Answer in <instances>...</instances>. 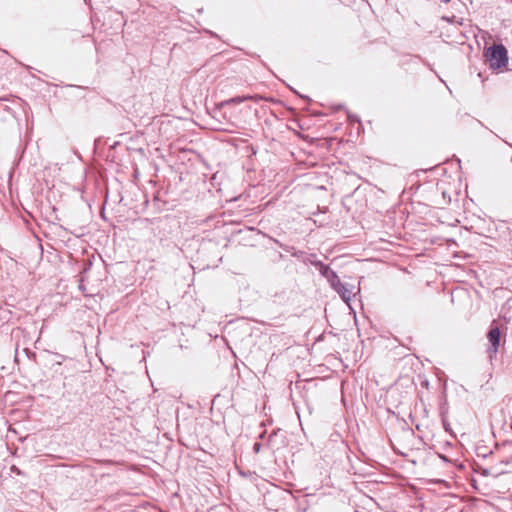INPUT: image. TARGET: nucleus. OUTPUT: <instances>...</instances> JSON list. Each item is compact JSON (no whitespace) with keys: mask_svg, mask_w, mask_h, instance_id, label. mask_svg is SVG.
I'll return each mask as SVG.
<instances>
[{"mask_svg":"<svg viewBox=\"0 0 512 512\" xmlns=\"http://www.w3.org/2000/svg\"><path fill=\"white\" fill-rule=\"evenodd\" d=\"M486 57L492 68H502L508 63L507 49L502 44H494L488 48Z\"/></svg>","mask_w":512,"mask_h":512,"instance_id":"obj_1","label":"nucleus"},{"mask_svg":"<svg viewBox=\"0 0 512 512\" xmlns=\"http://www.w3.org/2000/svg\"><path fill=\"white\" fill-rule=\"evenodd\" d=\"M313 258L314 256L310 255L304 261H308L309 263L314 265L319 270L321 275L328 280L331 286H339L340 278L338 277V275L332 269H330L328 265L323 264L321 261L314 260Z\"/></svg>","mask_w":512,"mask_h":512,"instance_id":"obj_2","label":"nucleus"},{"mask_svg":"<svg viewBox=\"0 0 512 512\" xmlns=\"http://www.w3.org/2000/svg\"><path fill=\"white\" fill-rule=\"evenodd\" d=\"M487 339L490 343V346L487 349V353H488L489 358L493 359L497 355L498 348L500 345V329L498 326H496V325L491 326V328L487 334Z\"/></svg>","mask_w":512,"mask_h":512,"instance_id":"obj_3","label":"nucleus"},{"mask_svg":"<svg viewBox=\"0 0 512 512\" xmlns=\"http://www.w3.org/2000/svg\"><path fill=\"white\" fill-rule=\"evenodd\" d=\"M332 287L338 292V294L341 296V298L345 302H348L351 299V297L354 295L352 289L347 287L341 281H340V285L339 286L336 285V286H332Z\"/></svg>","mask_w":512,"mask_h":512,"instance_id":"obj_4","label":"nucleus"},{"mask_svg":"<svg viewBox=\"0 0 512 512\" xmlns=\"http://www.w3.org/2000/svg\"><path fill=\"white\" fill-rule=\"evenodd\" d=\"M250 98H251L250 96H243V97L237 96V97H234V98L228 100L226 103H241L246 100H249Z\"/></svg>","mask_w":512,"mask_h":512,"instance_id":"obj_5","label":"nucleus"},{"mask_svg":"<svg viewBox=\"0 0 512 512\" xmlns=\"http://www.w3.org/2000/svg\"><path fill=\"white\" fill-rule=\"evenodd\" d=\"M261 447H262V444L259 443V442H255L254 445H253V451L254 453H259L260 450H261Z\"/></svg>","mask_w":512,"mask_h":512,"instance_id":"obj_6","label":"nucleus"},{"mask_svg":"<svg viewBox=\"0 0 512 512\" xmlns=\"http://www.w3.org/2000/svg\"><path fill=\"white\" fill-rule=\"evenodd\" d=\"M6 100L5 98H0V101Z\"/></svg>","mask_w":512,"mask_h":512,"instance_id":"obj_7","label":"nucleus"}]
</instances>
